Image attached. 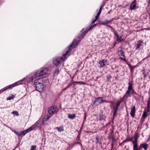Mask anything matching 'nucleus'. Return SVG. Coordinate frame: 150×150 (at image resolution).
Listing matches in <instances>:
<instances>
[{
	"instance_id": "obj_16",
	"label": "nucleus",
	"mask_w": 150,
	"mask_h": 150,
	"mask_svg": "<svg viewBox=\"0 0 150 150\" xmlns=\"http://www.w3.org/2000/svg\"><path fill=\"white\" fill-rule=\"evenodd\" d=\"M106 62V60L105 59H103L102 60L100 61L99 62V64H100L99 67L100 68H102L105 66V63Z\"/></svg>"
},
{
	"instance_id": "obj_34",
	"label": "nucleus",
	"mask_w": 150,
	"mask_h": 150,
	"mask_svg": "<svg viewBox=\"0 0 150 150\" xmlns=\"http://www.w3.org/2000/svg\"><path fill=\"white\" fill-rule=\"evenodd\" d=\"M97 20H98L97 19L95 18V19H94L92 21V23L93 24Z\"/></svg>"
},
{
	"instance_id": "obj_14",
	"label": "nucleus",
	"mask_w": 150,
	"mask_h": 150,
	"mask_svg": "<svg viewBox=\"0 0 150 150\" xmlns=\"http://www.w3.org/2000/svg\"><path fill=\"white\" fill-rule=\"evenodd\" d=\"M136 0H134L131 3L130 6V9L131 10H133L136 7Z\"/></svg>"
},
{
	"instance_id": "obj_43",
	"label": "nucleus",
	"mask_w": 150,
	"mask_h": 150,
	"mask_svg": "<svg viewBox=\"0 0 150 150\" xmlns=\"http://www.w3.org/2000/svg\"><path fill=\"white\" fill-rule=\"evenodd\" d=\"M148 141H150V136H149V137L148 139Z\"/></svg>"
},
{
	"instance_id": "obj_1",
	"label": "nucleus",
	"mask_w": 150,
	"mask_h": 150,
	"mask_svg": "<svg viewBox=\"0 0 150 150\" xmlns=\"http://www.w3.org/2000/svg\"><path fill=\"white\" fill-rule=\"evenodd\" d=\"M49 68L46 67L42 68L33 73L26 76L24 79L14 83L18 82L16 84V86H17L22 84L23 83H24L25 84L29 82L33 83L38 81L42 78L47 76L49 75Z\"/></svg>"
},
{
	"instance_id": "obj_5",
	"label": "nucleus",
	"mask_w": 150,
	"mask_h": 150,
	"mask_svg": "<svg viewBox=\"0 0 150 150\" xmlns=\"http://www.w3.org/2000/svg\"><path fill=\"white\" fill-rule=\"evenodd\" d=\"M58 111V109L56 106L51 107L48 109V113L51 116L54 114L57 113Z\"/></svg>"
},
{
	"instance_id": "obj_28",
	"label": "nucleus",
	"mask_w": 150,
	"mask_h": 150,
	"mask_svg": "<svg viewBox=\"0 0 150 150\" xmlns=\"http://www.w3.org/2000/svg\"><path fill=\"white\" fill-rule=\"evenodd\" d=\"M59 72V71L58 69H56L54 74V75L55 76H57Z\"/></svg>"
},
{
	"instance_id": "obj_41",
	"label": "nucleus",
	"mask_w": 150,
	"mask_h": 150,
	"mask_svg": "<svg viewBox=\"0 0 150 150\" xmlns=\"http://www.w3.org/2000/svg\"><path fill=\"white\" fill-rule=\"evenodd\" d=\"M14 97H13V96H12L11 97H9L8 100H11V99H13V98Z\"/></svg>"
},
{
	"instance_id": "obj_33",
	"label": "nucleus",
	"mask_w": 150,
	"mask_h": 150,
	"mask_svg": "<svg viewBox=\"0 0 150 150\" xmlns=\"http://www.w3.org/2000/svg\"><path fill=\"white\" fill-rule=\"evenodd\" d=\"M77 84L81 85H84L85 84V83L84 82H81V81H78V83Z\"/></svg>"
},
{
	"instance_id": "obj_25",
	"label": "nucleus",
	"mask_w": 150,
	"mask_h": 150,
	"mask_svg": "<svg viewBox=\"0 0 150 150\" xmlns=\"http://www.w3.org/2000/svg\"><path fill=\"white\" fill-rule=\"evenodd\" d=\"M147 116V113L145 111H144L142 116V117L145 119Z\"/></svg>"
},
{
	"instance_id": "obj_21",
	"label": "nucleus",
	"mask_w": 150,
	"mask_h": 150,
	"mask_svg": "<svg viewBox=\"0 0 150 150\" xmlns=\"http://www.w3.org/2000/svg\"><path fill=\"white\" fill-rule=\"evenodd\" d=\"M76 117V115L75 114H74L73 115L71 114H68V118L71 119H73L74 118H75Z\"/></svg>"
},
{
	"instance_id": "obj_36",
	"label": "nucleus",
	"mask_w": 150,
	"mask_h": 150,
	"mask_svg": "<svg viewBox=\"0 0 150 150\" xmlns=\"http://www.w3.org/2000/svg\"><path fill=\"white\" fill-rule=\"evenodd\" d=\"M14 113H15L16 115L17 116L18 115V113L17 111H15V112H12V113L13 114H14Z\"/></svg>"
},
{
	"instance_id": "obj_15",
	"label": "nucleus",
	"mask_w": 150,
	"mask_h": 150,
	"mask_svg": "<svg viewBox=\"0 0 150 150\" xmlns=\"http://www.w3.org/2000/svg\"><path fill=\"white\" fill-rule=\"evenodd\" d=\"M135 108V107L134 106L131 109V110L130 112V114L131 117H133L135 115V113L136 112Z\"/></svg>"
},
{
	"instance_id": "obj_20",
	"label": "nucleus",
	"mask_w": 150,
	"mask_h": 150,
	"mask_svg": "<svg viewBox=\"0 0 150 150\" xmlns=\"http://www.w3.org/2000/svg\"><path fill=\"white\" fill-rule=\"evenodd\" d=\"M131 141L132 142V144H133V149L138 148V145L137 144V142H134V140H131Z\"/></svg>"
},
{
	"instance_id": "obj_22",
	"label": "nucleus",
	"mask_w": 150,
	"mask_h": 150,
	"mask_svg": "<svg viewBox=\"0 0 150 150\" xmlns=\"http://www.w3.org/2000/svg\"><path fill=\"white\" fill-rule=\"evenodd\" d=\"M150 107V101L148 100L147 101V110L148 112H149Z\"/></svg>"
},
{
	"instance_id": "obj_31",
	"label": "nucleus",
	"mask_w": 150,
	"mask_h": 150,
	"mask_svg": "<svg viewBox=\"0 0 150 150\" xmlns=\"http://www.w3.org/2000/svg\"><path fill=\"white\" fill-rule=\"evenodd\" d=\"M100 13H101L98 12V13H97L96 16L95 18L98 19Z\"/></svg>"
},
{
	"instance_id": "obj_19",
	"label": "nucleus",
	"mask_w": 150,
	"mask_h": 150,
	"mask_svg": "<svg viewBox=\"0 0 150 150\" xmlns=\"http://www.w3.org/2000/svg\"><path fill=\"white\" fill-rule=\"evenodd\" d=\"M55 129H57L59 132H61L64 131V128L63 126L56 127L55 128Z\"/></svg>"
},
{
	"instance_id": "obj_10",
	"label": "nucleus",
	"mask_w": 150,
	"mask_h": 150,
	"mask_svg": "<svg viewBox=\"0 0 150 150\" xmlns=\"http://www.w3.org/2000/svg\"><path fill=\"white\" fill-rule=\"evenodd\" d=\"M104 98L103 97H98L97 98V99L95 101H97V102L99 103H101L103 102H106L109 103V102L107 101H106L103 99Z\"/></svg>"
},
{
	"instance_id": "obj_37",
	"label": "nucleus",
	"mask_w": 150,
	"mask_h": 150,
	"mask_svg": "<svg viewBox=\"0 0 150 150\" xmlns=\"http://www.w3.org/2000/svg\"><path fill=\"white\" fill-rule=\"evenodd\" d=\"M120 59L124 61H125V62L126 61V59H125V57L122 58V57H120Z\"/></svg>"
},
{
	"instance_id": "obj_7",
	"label": "nucleus",
	"mask_w": 150,
	"mask_h": 150,
	"mask_svg": "<svg viewBox=\"0 0 150 150\" xmlns=\"http://www.w3.org/2000/svg\"><path fill=\"white\" fill-rule=\"evenodd\" d=\"M17 83H18V82H17V83H13L12 84H11L8 86H6V87H4V88L0 90V93L1 92H3L8 89L11 88L13 87L16 86V84Z\"/></svg>"
},
{
	"instance_id": "obj_29",
	"label": "nucleus",
	"mask_w": 150,
	"mask_h": 150,
	"mask_svg": "<svg viewBox=\"0 0 150 150\" xmlns=\"http://www.w3.org/2000/svg\"><path fill=\"white\" fill-rule=\"evenodd\" d=\"M36 146H33L31 147L30 150H36Z\"/></svg>"
},
{
	"instance_id": "obj_13",
	"label": "nucleus",
	"mask_w": 150,
	"mask_h": 150,
	"mask_svg": "<svg viewBox=\"0 0 150 150\" xmlns=\"http://www.w3.org/2000/svg\"><path fill=\"white\" fill-rule=\"evenodd\" d=\"M113 32L114 34L115 35L117 38L116 39V41L118 42H121L122 40V36H119L117 33L115 32L114 31H113Z\"/></svg>"
},
{
	"instance_id": "obj_11",
	"label": "nucleus",
	"mask_w": 150,
	"mask_h": 150,
	"mask_svg": "<svg viewBox=\"0 0 150 150\" xmlns=\"http://www.w3.org/2000/svg\"><path fill=\"white\" fill-rule=\"evenodd\" d=\"M13 132L15 134L18 135L19 136H24L27 133L26 130H24L21 132L20 133H19L15 131H13Z\"/></svg>"
},
{
	"instance_id": "obj_44",
	"label": "nucleus",
	"mask_w": 150,
	"mask_h": 150,
	"mask_svg": "<svg viewBox=\"0 0 150 150\" xmlns=\"http://www.w3.org/2000/svg\"><path fill=\"white\" fill-rule=\"evenodd\" d=\"M78 81H74V83H78Z\"/></svg>"
},
{
	"instance_id": "obj_12",
	"label": "nucleus",
	"mask_w": 150,
	"mask_h": 150,
	"mask_svg": "<svg viewBox=\"0 0 150 150\" xmlns=\"http://www.w3.org/2000/svg\"><path fill=\"white\" fill-rule=\"evenodd\" d=\"M113 20V19H112V20H106L104 21H102L101 23V24L102 25H106L108 26H109V27L110 28H112V27L109 25H107V24L110 23Z\"/></svg>"
},
{
	"instance_id": "obj_42",
	"label": "nucleus",
	"mask_w": 150,
	"mask_h": 150,
	"mask_svg": "<svg viewBox=\"0 0 150 150\" xmlns=\"http://www.w3.org/2000/svg\"><path fill=\"white\" fill-rule=\"evenodd\" d=\"M86 119V116H85L84 117V121H84Z\"/></svg>"
},
{
	"instance_id": "obj_27",
	"label": "nucleus",
	"mask_w": 150,
	"mask_h": 150,
	"mask_svg": "<svg viewBox=\"0 0 150 150\" xmlns=\"http://www.w3.org/2000/svg\"><path fill=\"white\" fill-rule=\"evenodd\" d=\"M138 137L139 136L137 135H136L134 138V142H137V139Z\"/></svg>"
},
{
	"instance_id": "obj_4",
	"label": "nucleus",
	"mask_w": 150,
	"mask_h": 150,
	"mask_svg": "<svg viewBox=\"0 0 150 150\" xmlns=\"http://www.w3.org/2000/svg\"><path fill=\"white\" fill-rule=\"evenodd\" d=\"M34 82V85L35 87L36 90L39 92L42 91L44 87V85L42 83L37 82L35 81Z\"/></svg>"
},
{
	"instance_id": "obj_38",
	"label": "nucleus",
	"mask_w": 150,
	"mask_h": 150,
	"mask_svg": "<svg viewBox=\"0 0 150 150\" xmlns=\"http://www.w3.org/2000/svg\"><path fill=\"white\" fill-rule=\"evenodd\" d=\"M143 75L144 76V78L146 77L147 75L145 74V71H143Z\"/></svg>"
},
{
	"instance_id": "obj_39",
	"label": "nucleus",
	"mask_w": 150,
	"mask_h": 150,
	"mask_svg": "<svg viewBox=\"0 0 150 150\" xmlns=\"http://www.w3.org/2000/svg\"><path fill=\"white\" fill-rule=\"evenodd\" d=\"M141 149H139V146L138 148H133V150H140Z\"/></svg>"
},
{
	"instance_id": "obj_9",
	"label": "nucleus",
	"mask_w": 150,
	"mask_h": 150,
	"mask_svg": "<svg viewBox=\"0 0 150 150\" xmlns=\"http://www.w3.org/2000/svg\"><path fill=\"white\" fill-rule=\"evenodd\" d=\"M33 129L36 130L38 128H40L41 127V123L39 121H38L35 123L32 126Z\"/></svg>"
},
{
	"instance_id": "obj_32",
	"label": "nucleus",
	"mask_w": 150,
	"mask_h": 150,
	"mask_svg": "<svg viewBox=\"0 0 150 150\" xmlns=\"http://www.w3.org/2000/svg\"><path fill=\"white\" fill-rule=\"evenodd\" d=\"M105 117L103 115H100L99 117V120H103L104 119Z\"/></svg>"
},
{
	"instance_id": "obj_24",
	"label": "nucleus",
	"mask_w": 150,
	"mask_h": 150,
	"mask_svg": "<svg viewBox=\"0 0 150 150\" xmlns=\"http://www.w3.org/2000/svg\"><path fill=\"white\" fill-rule=\"evenodd\" d=\"M119 53L120 56H122L123 58L125 57V55L122 50L119 51Z\"/></svg>"
},
{
	"instance_id": "obj_2",
	"label": "nucleus",
	"mask_w": 150,
	"mask_h": 150,
	"mask_svg": "<svg viewBox=\"0 0 150 150\" xmlns=\"http://www.w3.org/2000/svg\"><path fill=\"white\" fill-rule=\"evenodd\" d=\"M79 41H76V40H74L71 45L69 47V50L67 51L65 53L63 54L62 57H57L55 58L53 60V63L54 65L57 66L60 64L63 61L65 60L67 57L70 54V49L71 48H74L76 47L79 43Z\"/></svg>"
},
{
	"instance_id": "obj_8",
	"label": "nucleus",
	"mask_w": 150,
	"mask_h": 150,
	"mask_svg": "<svg viewBox=\"0 0 150 150\" xmlns=\"http://www.w3.org/2000/svg\"><path fill=\"white\" fill-rule=\"evenodd\" d=\"M121 103V101H119L118 102L115 106H113V109L114 110V112L113 113V116H115V115L117 114V113L118 111V108L120 106Z\"/></svg>"
},
{
	"instance_id": "obj_3",
	"label": "nucleus",
	"mask_w": 150,
	"mask_h": 150,
	"mask_svg": "<svg viewBox=\"0 0 150 150\" xmlns=\"http://www.w3.org/2000/svg\"><path fill=\"white\" fill-rule=\"evenodd\" d=\"M128 86L127 91H126V94L124 95L123 97V99H127L129 96L134 93V91L133 89V84L130 82L128 83Z\"/></svg>"
},
{
	"instance_id": "obj_17",
	"label": "nucleus",
	"mask_w": 150,
	"mask_h": 150,
	"mask_svg": "<svg viewBox=\"0 0 150 150\" xmlns=\"http://www.w3.org/2000/svg\"><path fill=\"white\" fill-rule=\"evenodd\" d=\"M148 147V145L146 144H140L139 146V149H142V148H144L145 150L147 149Z\"/></svg>"
},
{
	"instance_id": "obj_26",
	"label": "nucleus",
	"mask_w": 150,
	"mask_h": 150,
	"mask_svg": "<svg viewBox=\"0 0 150 150\" xmlns=\"http://www.w3.org/2000/svg\"><path fill=\"white\" fill-rule=\"evenodd\" d=\"M34 130L33 129V127L32 126H31V127H30L29 128H28L26 130V131L27 133L29 132L30 131H31L32 130Z\"/></svg>"
},
{
	"instance_id": "obj_40",
	"label": "nucleus",
	"mask_w": 150,
	"mask_h": 150,
	"mask_svg": "<svg viewBox=\"0 0 150 150\" xmlns=\"http://www.w3.org/2000/svg\"><path fill=\"white\" fill-rule=\"evenodd\" d=\"M144 121V118H142L141 120H140V122H141V123H142Z\"/></svg>"
},
{
	"instance_id": "obj_6",
	"label": "nucleus",
	"mask_w": 150,
	"mask_h": 150,
	"mask_svg": "<svg viewBox=\"0 0 150 150\" xmlns=\"http://www.w3.org/2000/svg\"><path fill=\"white\" fill-rule=\"evenodd\" d=\"M96 24H94V25H92L91 27H90L88 30H86L84 31L83 30L82 34L81 35V38H83L88 31L95 28L96 26Z\"/></svg>"
},
{
	"instance_id": "obj_23",
	"label": "nucleus",
	"mask_w": 150,
	"mask_h": 150,
	"mask_svg": "<svg viewBox=\"0 0 150 150\" xmlns=\"http://www.w3.org/2000/svg\"><path fill=\"white\" fill-rule=\"evenodd\" d=\"M142 43V41L141 40H139L138 42V43L137 45V47L136 48L137 49H138L140 48L141 45Z\"/></svg>"
},
{
	"instance_id": "obj_18",
	"label": "nucleus",
	"mask_w": 150,
	"mask_h": 150,
	"mask_svg": "<svg viewBox=\"0 0 150 150\" xmlns=\"http://www.w3.org/2000/svg\"><path fill=\"white\" fill-rule=\"evenodd\" d=\"M51 116H52L51 115H50L49 114V115H47L45 116L43 119V122H44L45 121L47 120L51 117Z\"/></svg>"
},
{
	"instance_id": "obj_45",
	"label": "nucleus",
	"mask_w": 150,
	"mask_h": 150,
	"mask_svg": "<svg viewBox=\"0 0 150 150\" xmlns=\"http://www.w3.org/2000/svg\"><path fill=\"white\" fill-rule=\"evenodd\" d=\"M69 86H67L66 88H64V89H67V88H69Z\"/></svg>"
},
{
	"instance_id": "obj_30",
	"label": "nucleus",
	"mask_w": 150,
	"mask_h": 150,
	"mask_svg": "<svg viewBox=\"0 0 150 150\" xmlns=\"http://www.w3.org/2000/svg\"><path fill=\"white\" fill-rule=\"evenodd\" d=\"M100 13H101L98 12V13H97L96 16L95 18L98 19Z\"/></svg>"
},
{
	"instance_id": "obj_35",
	"label": "nucleus",
	"mask_w": 150,
	"mask_h": 150,
	"mask_svg": "<svg viewBox=\"0 0 150 150\" xmlns=\"http://www.w3.org/2000/svg\"><path fill=\"white\" fill-rule=\"evenodd\" d=\"M103 7V6H101V7H100V9H99V11H98V12H99V13H101V11H102V8Z\"/></svg>"
}]
</instances>
